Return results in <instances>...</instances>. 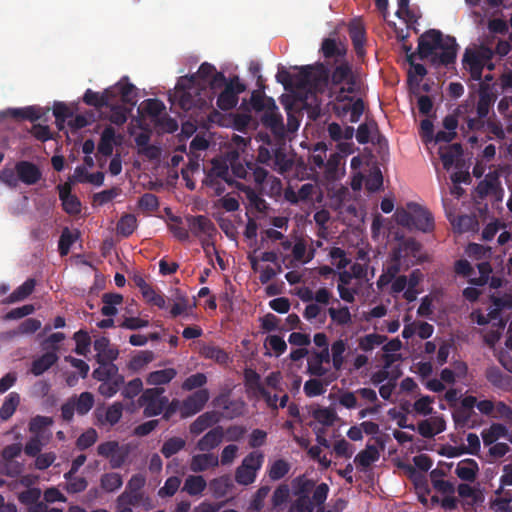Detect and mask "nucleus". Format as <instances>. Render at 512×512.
Wrapping results in <instances>:
<instances>
[{"mask_svg":"<svg viewBox=\"0 0 512 512\" xmlns=\"http://www.w3.org/2000/svg\"><path fill=\"white\" fill-rule=\"evenodd\" d=\"M190 231L196 237L205 235L212 238L216 235L217 229L214 223L205 215H196L187 217Z\"/></svg>","mask_w":512,"mask_h":512,"instance_id":"4468645a","label":"nucleus"},{"mask_svg":"<svg viewBox=\"0 0 512 512\" xmlns=\"http://www.w3.org/2000/svg\"><path fill=\"white\" fill-rule=\"evenodd\" d=\"M216 421L217 419L213 412H205L191 423L189 428L190 433L193 435H199L211 427Z\"/></svg>","mask_w":512,"mask_h":512,"instance_id":"ea45409f","label":"nucleus"},{"mask_svg":"<svg viewBox=\"0 0 512 512\" xmlns=\"http://www.w3.org/2000/svg\"><path fill=\"white\" fill-rule=\"evenodd\" d=\"M146 478L142 474H134L127 482L125 490L117 497V507L139 506L140 500L145 494L142 489L145 486Z\"/></svg>","mask_w":512,"mask_h":512,"instance_id":"423d86ee","label":"nucleus"},{"mask_svg":"<svg viewBox=\"0 0 512 512\" xmlns=\"http://www.w3.org/2000/svg\"><path fill=\"white\" fill-rule=\"evenodd\" d=\"M320 51L325 59V63L323 64L327 68L328 66H332L333 63L346 60V46L341 41H337L334 38H325L322 41Z\"/></svg>","mask_w":512,"mask_h":512,"instance_id":"1a4fd4ad","label":"nucleus"},{"mask_svg":"<svg viewBox=\"0 0 512 512\" xmlns=\"http://www.w3.org/2000/svg\"><path fill=\"white\" fill-rule=\"evenodd\" d=\"M245 89V85L240 82L239 78L237 76L233 77L219 94L216 102L217 106L223 111L231 110L238 103V95L244 92Z\"/></svg>","mask_w":512,"mask_h":512,"instance_id":"0eeeda50","label":"nucleus"},{"mask_svg":"<svg viewBox=\"0 0 512 512\" xmlns=\"http://www.w3.org/2000/svg\"><path fill=\"white\" fill-rule=\"evenodd\" d=\"M329 349H322L321 351H315L312 357L308 360L307 372L316 377H322L326 375L328 370L323 367V363L330 362Z\"/></svg>","mask_w":512,"mask_h":512,"instance_id":"aec40b11","label":"nucleus"},{"mask_svg":"<svg viewBox=\"0 0 512 512\" xmlns=\"http://www.w3.org/2000/svg\"><path fill=\"white\" fill-rule=\"evenodd\" d=\"M224 438V430L221 426H216L209 430L201 439L198 440L196 448L202 452H209L219 446Z\"/></svg>","mask_w":512,"mask_h":512,"instance_id":"412c9836","label":"nucleus"},{"mask_svg":"<svg viewBox=\"0 0 512 512\" xmlns=\"http://www.w3.org/2000/svg\"><path fill=\"white\" fill-rule=\"evenodd\" d=\"M59 198L63 210L69 215H78L81 212V202L76 195L71 194V186L68 183L58 185Z\"/></svg>","mask_w":512,"mask_h":512,"instance_id":"a211bd4d","label":"nucleus"},{"mask_svg":"<svg viewBox=\"0 0 512 512\" xmlns=\"http://www.w3.org/2000/svg\"><path fill=\"white\" fill-rule=\"evenodd\" d=\"M124 405L122 402L116 401L106 409L97 408L94 412L97 424L100 426H114L122 418Z\"/></svg>","mask_w":512,"mask_h":512,"instance_id":"f8f14e48","label":"nucleus"},{"mask_svg":"<svg viewBox=\"0 0 512 512\" xmlns=\"http://www.w3.org/2000/svg\"><path fill=\"white\" fill-rule=\"evenodd\" d=\"M328 314L333 322L338 325L344 326L351 323V313L347 306L336 309L334 307H330L328 309Z\"/></svg>","mask_w":512,"mask_h":512,"instance_id":"e2e57ef3","label":"nucleus"},{"mask_svg":"<svg viewBox=\"0 0 512 512\" xmlns=\"http://www.w3.org/2000/svg\"><path fill=\"white\" fill-rule=\"evenodd\" d=\"M195 79L194 76H184L179 79L175 92L169 95L172 105H178L183 111H189L206 104V100L201 96L202 89L195 84Z\"/></svg>","mask_w":512,"mask_h":512,"instance_id":"f03ea898","label":"nucleus"},{"mask_svg":"<svg viewBox=\"0 0 512 512\" xmlns=\"http://www.w3.org/2000/svg\"><path fill=\"white\" fill-rule=\"evenodd\" d=\"M219 465L218 456L211 453H202L192 456L190 461V469L193 472H203L209 468H214Z\"/></svg>","mask_w":512,"mask_h":512,"instance_id":"a878e982","label":"nucleus"},{"mask_svg":"<svg viewBox=\"0 0 512 512\" xmlns=\"http://www.w3.org/2000/svg\"><path fill=\"white\" fill-rule=\"evenodd\" d=\"M75 405L76 413L80 416L86 415L94 406V395L91 392H82L78 397L71 398Z\"/></svg>","mask_w":512,"mask_h":512,"instance_id":"58836bf2","label":"nucleus"},{"mask_svg":"<svg viewBox=\"0 0 512 512\" xmlns=\"http://www.w3.org/2000/svg\"><path fill=\"white\" fill-rule=\"evenodd\" d=\"M463 153V149L461 144L454 143L450 145L440 146L439 147V156L443 163V167L446 170H449L455 160L459 158Z\"/></svg>","mask_w":512,"mask_h":512,"instance_id":"cd10ccee","label":"nucleus"},{"mask_svg":"<svg viewBox=\"0 0 512 512\" xmlns=\"http://www.w3.org/2000/svg\"><path fill=\"white\" fill-rule=\"evenodd\" d=\"M508 436V429L500 423H493L488 430L482 432V439L485 446L493 444L497 439Z\"/></svg>","mask_w":512,"mask_h":512,"instance_id":"37998d69","label":"nucleus"},{"mask_svg":"<svg viewBox=\"0 0 512 512\" xmlns=\"http://www.w3.org/2000/svg\"><path fill=\"white\" fill-rule=\"evenodd\" d=\"M36 280L28 278L23 284L17 287L5 300L4 303H15L28 298L34 291Z\"/></svg>","mask_w":512,"mask_h":512,"instance_id":"473e14b6","label":"nucleus"},{"mask_svg":"<svg viewBox=\"0 0 512 512\" xmlns=\"http://www.w3.org/2000/svg\"><path fill=\"white\" fill-rule=\"evenodd\" d=\"M479 466L474 459H464L456 467V475L463 481L473 482L478 474Z\"/></svg>","mask_w":512,"mask_h":512,"instance_id":"c85d7f7f","label":"nucleus"},{"mask_svg":"<svg viewBox=\"0 0 512 512\" xmlns=\"http://www.w3.org/2000/svg\"><path fill=\"white\" fill-rule=\"evenodd\" d=\"M315 487V481L305 475L298 476L292 480V488L295 496H309Z\"/></svg>","mask_w":512,"mask_h":512,"instance_id":"c03bdc74","label":"nucleus"},{"mask_svg":"<svg viewBox=\"0 0 512 512\" xmlns=\"http://www.w3.org/2000/svg\"><path fill=\"white\" fill-rule=\"evenodd\" d=\"M137 228L136 216L130 213L121 216L117 223V233L123 237H129Z\"/></svg>","mask_w":512,"mask_h":512,"instance_id":"a18cd8bd","label":"nucleus"},{"mask_svg":"<svg viewBox=\"0 0 512 512\" xmlns=\"http://www.w3.org/2000/svg\"><path fill=\"white\" fill-rule=\"evenodd\" d=\"M273 162L275 168L280 172L284 173L291 169L293 161L289 159L282 148H276L273 150Z\"/></svg>","mask_w":512,"mask_h":512,"instance_id":"bf43d9fd","label":"nucleus"},{"mask_svg":"<svg viewBox=\"0 0 512 512\" xmlns=\"http://www.w3.org/2000/svg\"><path fill=\"white\" fill-rule=\"evenodd\" d=\"M485 378L496 389L503 391L512 389V376L503 372L496 365H491L486 368Z\"/></svg>","mask_w":512,"mask_h":512,"instance_id":"dca6fc26","label":"nucleus"},{"mask_svg":"<svg viewBox=\"0 0 512 512\" xmlns=\"http://www.w3.org/2000/svg\"><path fill=\"white\" fill-rule=\"evenodd\" d=\"M270 492V487L261 486L256 493L253 495L248 510L260 512L264 507V501Z\"/></svg>","mask_w":512,"mask_h":512,"instance_id":"69168bd1","label":"nucleus"},{"mask_svg":"<svg viewBox=\"0 0 512 512\" xmlns=\"http://www.w3.org/2000/svg\"><path fill=\"white\" fill-rule=\"evenodd\" d=\"M244 382L247 392L255 398H260L266 394V388L261 383L260 375L253 369H246L244 372Z\"/></svg>","mask_w":512,"mask_h":512,"instance_id":"b1692460","label":"nucleus"},{"mask_svg":"<svg viewBox=\"0 0 512 512\" xmlns=\"http://www.w3.org/2000/svg\"><path fill=\"white\" fill-rule=\"evenodd\" d=\"M77 238H78V231L76 233H73L67 227H65L62 230V233L60 235L59 242H58V251L61 256H66L69 253L71 246L77 240Z\"/></svg>","mask_w":512,"mask_h":512,"instance_id":"864d4df0","label":"nucleus"},{"mask_svg":"<svg viewBox=\"0 0 512 512\" xmlns=\"http://www.w3.org/2000/svg\"><path fill=\"white\" fill-rule=\"evenodd\" d=\"M123 485V478L119 473L108 472L101 475L100 487L107 493L118 490Z\"/></svg>","mask_w":512,"mask_h":512,"instance_id":"79ce46f5","label":"nucleus"},{"mask_svg":"<svg viewBox=\"0 0 512 512\" xmlns=\"http://www.w3.org/2000/svg\"><path fill=\"white\" fill-rule=\"evenodd\" d=\"M335 65L331 74L329 73L331 83L333 86L345 84L340 87L338 93L335 96L337 102L344 100L353 101V98L348 94H354L357 92V79L352 71V66L347 60L333 63Z\"/></svg>","mask_w":512,"mask_h":512,"instance_id":"7ed1b4c3","label":"nucleus"},{"mask_svg":"<svg viewBox=\"0 0 512 512\" xmlns=\"http://www.w3.org/2000/svg\"><path fill=\"white\" fill-rule=\"evenodd\" d=\"M73 338L76 342L75 353L77 355L86 356L91 346V338L88 332L81 329L75 332Z\"/></svg>","mask_w":512,"mask_h":512,"instance_id":"13d9d810","label":"nucleus"},{"mask_svg":"<svg viewBox=\"0 0 512 512\" xmlns=\"http://www.w3.org/2000/svg\"><path fill=\"white\" fill-rule=\"evenodd\" d=\"M290 468V464L286 460L278 459L271 465L269 477L273 481L280 480L289 473Z\"/></svg>","mask_w":512,"mask_h":512,"instance_id":"0e129e2a","label":"nucleus"},{"mask_svg":"<svg viewBox=\"0 0 512 512\" xmlns=\"http://www.w3.org/2000/svg\"><path fill=\"white\" fill-rule=\"evenodd\" d=\"M463 65L469 70L471 76L475 80H479L482 76L484 65L480 61L476 51L472 48H467L463 56Z\"/></svg>","mask_w":512,"mask_h":512,"instance_id":"bb28decb","label":"nucleus"},{"mask_svg":"<svg viewBox=\"0 0 512 512\" xmlns=\"http://www.w3.org/2000/svg\"><path fill=\"white\" fill-rule=\"evenodd\" d=\"M207 482L201 475H189L184 482L183 491L190 496L202 494L206 489Z\"/></svg>","mask_w":512,"mask_h":512,"instance_id":"c9c22d12","label":"nucleus"},{"mask_svg":"<svg viewBox=\"0 0 512 512\" xmlns=\"http://www.w3.org/2000/svg\"><path fill=\"white\" fill-rule=\"evenodd\" d=\"M112 88H114L115 96L120 94L122 103L136 105L135 86L132 83L120 81Z\"/></svg>","mask_w":512,"mask_h":512,"instance_id":"4c0bfd02","label":"nucleus"},{"mask_svg":"<svg viewBox=\"0 0 512 512\" xmlns=\"http://www.w3.org/2000/svg\"><path fill=\"white\" fill-rule=\"evenodd\" d=\"M185 445L186 441L183 438L171 437L163 443L160 451L165 458H170L181 451Z\"/></svg>","mask_w":512,"mask_h":512,"instance_id":"3c124183","label":"nucleus"},{"mask_svg":"<svg viewBox=\"0 0 512 512\" xmlns=\"http://www.w3.org/2000/svg\"><path fill=\"white\" fill-rule=\"evenodd\" d=\"M216 73V68L212 64L208 62H204L200 65L196 74L192 76L196 77L195 84L199 85L202 90L206 89L207 82L211 79V77Z\"/></svg>","mask_w":512,"mask_h":512,"instance_id":"09e8293b","label":"nucleus"},{"mask_svg":"<svg viewBox=\"0 0 512 512\" xmlns=\"http://www.w3.org/2000/svg\"><path fill=\"white\" fill-rule=\"evenodd\" d=\"M493 103V95L486 90H481L476 104V115H479L480 118H488Z\"/></svg>","mask_w":512,"mask_h":512,"instance_id":"8fccbe9b","label":"nucleus"},{"mask_svg":"<svg viewBox=\"0 0 512 512\" xmlns=\"http://www.w3.org/2000/svg\"><path fill=\"white\" fill-rule=\"evenodd\" d=\"M244 382L247 392L255 398H260L266 394V388L261 383L260 375L253 369H246L244 372Z\"/></svg>","mask_w":512,"mask_h":512,"instance_id":"393cba45","label":"nucleus"},{"mask_svg":"<svg viewBox=\"0 0 512 512\" xmlns=\"http://www.w3.org/2000/svg\"><path fill=\"white\" fill-rule=\"evenodd\" d=\"M98 392L105 398L113 397L124 385V377H118L115 380L100 381Z\"/></svg>","mask_w":512,"mask_h":512,"instance_id":"603ef678","label":"nucleus"},{"mask_svg":"<svg viewBox=\"0 0 512 512\" xmlns=\"http://www.w3.org/2000/svg\"><path fill=\"white\" fill-rule=\"evenodd\" d=\"M386 337L377 333L365 335L359 340V347L363 351H371L375 346H379L384 343Z\"/></svg>","mask_w":512,"mask_h":512,"instance_id":"338daca9","label":"nucleus"},{"mask_svg":"<svg viewBox=\"0 0 512 512\" xmlns=\"http://www.w3.org/2000/svg\"><path fill=\"white\" fill-rule=\"evenodd\" d=\"M346 351V343L342 339L333 342L331 346L333 367L340 370L344 364L343 354Z\"/></svg>","mask_w":512,"mask_h":512,"instance_id":"052dcab7","label":"nucleus"},{"mask_svg":"<svg viewBox=\"0 0 512 512\" xmlns=\"http://www.w3.org/2000/svg\"><path fill=\"white\" fill-rule=\"evenodd\" d=\"M20 403V396L16 392H11L4 400L0 408V418L8 420L16 411Z\"/></svg>","mask_w":512,"mask_h":512,"instance_id":"de8ad7c7","label":"nucleus"},{"mask_svg":"<svg viewBox=\"0 0 512 512\" xmlns=\"http://www.w3.org/2000/svg\"><path fill=\"white\" fill-rule=\"evenodd\" d=\"M115 129L112 126H107L101 133L100 141L98 143V152L105 156H111L115 144Z\"/></svg>","mask_w":512,"mask_h":512,"instance_id":"2f4dec72","label":"nucleus"},{"mask_svg":"<svg viewBox=\"0 0 512 512\" xmlns=\"http://www.w3.org/2000/svg\"><path fill=\"white\" fill-rule=\"evenodd\" d=\"M99 367L94 369L92 377L97 381L115 380L124 377L119 373V368L113 361H97Z\"/></svg>","mask_w":512,"mask_h":512,"instance_id":"5701e85b","label":"nucleus"},{"mask_svg":"<svg viewBox=\"0 0 512 512\" xmlns=\"http://www.w3.org/2000/svg\"><path fill=\"white\" fill-rule=\"evenodd\" d=\"M143 111L150 117L158 119L165 110L164 103L159 99H147L142 103Z\"/></svg>","mask_w":512,"mask_h":512,"instance_id":"680f3d73","label":"nucleus"},{"mask_svg":"<svg viewBox=\"0 0 512 512\" xmlns=\"http://www.w3.org/2000/svg\"><path fill=\"white\" fill-rule=\"evenodd\" d=\"M209 400L207 389H199L183 400L181 404V417L187 418L200 412Z\"/></svg>","mask_w":512,"mask_h":512,"instance_id":"9d476101","label":"nucleus"},{"mask_svg":"<svg viewBox=\"0 0 512 512\" xmlns=\"http://www.w3.org/2000/svg\"><path fill=\"white\" fill-rule=\"evenodd\" d=\"M349 36L352 41L357 57H364L366 53L364 47L366 42V33L364 28L359 24L351 25L349 27Z\"/></svg>","mask_w":512,"mask_h":512,"instance_id":"c756f323","label":"nucleus"},{"mask_svg":"<svg viewBox=\"0 0 512 512\" xmlns=\"http://www.w3.org/2000/svg\"><path fill=\"white\" fill-rule=\"evenodd\" d=\"M181 484V479L178 476H171L166 479L164 486L158 491L161 498L172 497L178 491Z\"/></svg>","mask_w":512,"mask_h":512,"instance_id":"774afa93","label":"nucleus"},{"mask_svg":"<svg viewBox=\"0 0 512 512\" xmlns=\"http://www.w3.org/2000/svg\"><path fill=\"white\" fill-rule=\"evenodd\" d=\"M379 456L377 447L375 445L367 444L366 448L356 455L354 462L362 468H367L372 463L376 462L379 459Z\"/></svg>","mask_w":512,"mask_h":512,"instance_id":"e433bc0d","label":"nucleus"},{"mask_svg":"<svg viewBox=\"0 0 512 512\" xmlns=\"http://www.w3.org/2000/svg\"><path fill=\"white\" fill-rule=\"evenodd\" d=\"M232 487L233 483L229 475L214 478L209 483V488L215 498L225 497Z\"/></svg>","mask_w":512,"mask_h":512,"instance_id":"f704fd0d","label":"nucleus"},{"mask_svg":"<svg viewBox=\"0 0 512 512\" xmlns=\"http://www.w3.org/2000/svg\"><path fill=\"white\" fill-rule=\"evenodd\" d=\"M257 476V471L248 468L247 464L242 461L241 465L236 469L235 480L240 485L252 484Z\"/></svg>","mask_w":512,"mask_h":512,"instance_id":"4d7b16f0","label":"nucleus"},{"mask_svg":"<svg viewBox=\"0 0 512 512\" xmlns=\"http://www.w3.org/2000/svg\"><path fill=\"white\" fill-rule=\"evenodd\" d=\"M261 123L267 129H270L274 134H283L284 124L282 115L278 111V107L275 104V107H268L266 109L261 118Z\"/></svg>","mask_w":512,"mask_h":512,"instance_id":"6ab92c4d","label":"nucleus"},{"mask_svg":"<svg viewBox=\"0 0 512 512\" xmlns=\"http://www.w3.org/2000/svg\"><path fill=\"white\" fill-rule=\"evenodd\" d=\"M155 358L154 352L151 350H143L139 351L136 355H134L130 362L129 368L138 371L143 369L147 364L152 362Z\"/></svg>","mask_w":512,"mask_h":512,"instance_id":"6e6d98bb","label":"nucleus"},{"mask_svg":"<svg viewBox=\"0 0 512 512\" xmlns=\"http://www.w3.org/2000/svg\"><path fill=\"white\" fill-rule=\"evenodd\" d=\"M476 397L472 395L465 396L461 399L460 407L452 413V419L456 427H466L474 414V406Z\"/></svg>","mask_w":512,"mask_h":512,"instance_id":"2eb2a0df","label":"nucleus"},{"mask_svg":"<svg viewBox=\"0 0 512 512\" xmlns=\"http://www.w3.org/2000/svg\"><path fill=\"white\" fill-rule=\"evenodd\" d=\"M457 50L458 44L454 37L443 36L442 32L436 29L427 30L418 39L417 52L407 57V62L412 68L409 71V78L413 76L423 78L427 74L423 64L415 63L416 56L421 60L429 59L430 64L435 68L448 67L455 63Z\"/></svg>","mask_w":512,"mask_h":512,"instance_id":"f257e3e1","label":"nucleus"},{"mask_svg":"<svg viewBox=\"0 0 512 512\" xmlns=\"http://www.w3.org/2000/svg\"><path fill=\"white\" fill-rule=\"evenodd\" d=\"M250 104L256 112H264L268 107H275V100L265 96L263 92L255 90L251 94Z\"/></svg>","mask_w":512,"mask_h":512,"instance_id":"49530a36","label":"nucleus"},{"mask_svg":"<svg viewBox=\"0 0 512 512\" xmlns=\"http://www.w3.org/2000/svg\"><path fill=\"white\" fill-rule=\"evenodd\" d=\"M201 354L207 358L214 360L219 364H226L229 360V356L223 349L214 345H205L201 349Z\"/></svg>","mask_w":512,"mask_h":512,"instance_id":"5fc2aeb1","label":"nucleus"},{"mask_svg":"<svg viewBox=\"0 0 512 512\" xmlns=\"http://www.w3.org/2000/svg\"><path fill=\"white\" fill-rule=\"evenodd\" d=\"M94 350L97 352L96 361H114L119 356L117 348L110 345V340L107 337H100L94 341Z\"/></svg>","mask_w":512,"mask_h":512,"instance_id":"4be33fe9","label":"nucleus"},{"mask_svg":"<svg viewBox=\"0 0 512 512\" xmlns=\"http://www.w3.org/2000/svg\"><path fill=\"white\" fill-rule=\"evenodd\" d=\"M114 98V88H107L102 93L87 89L83 95L84 103L97 109L111 106V102Z\"/></svg>","mask_w":512,"mask_h":512,"instance_id":"f3484780","label":"nucleus"},{"mask_svg":"<svg viewBox=\"0 0 512 512\" xmlns=\"http://www.w3.org/2000/svg\"><path fill=\"white\" fill-rule=\"evenodd\" d=\"M241 190L244 192L248 201V207L259 213H267L269 209L268 203L253 188L243 186Z\"/></svg>","mask_w":512,"mask_h":512,"instance_id":"72a5a7b5","label":"nucleus"},{"mask_svg":"<svg viewBox=\"0 0 512 512\" xmlns=\"http://www.w3.org/2000/svg\"><path fill=\"white\" fill-rule=\"evenodd\" d=\"M407 208L411 210L413 214L412 228L425 233L431 232L434 229V218L426 208L415 202L408 203Z\"/></svg>","mask_w":512,"mask_h":512,"instance_id":"9b49d317","label":"nucleus"},{"mask_svg":"<svg viewBox=\"0 0 512 512\" xmlns=\"http://www.w3.org/2000/svg\"><path fill=\"white\" fill-rule=\"evenodd\" d=\"M58 359L55 352H46L32 362L30 371L33 375L40 376L50 369Z\"/></svg>","mask_w":512,"mask_h":512,"instance_id":"7c9ffc66","label":"nucleus"},{"mask_svg":"<svg viewBox=\"0 0 512 512\" xmlns=\"http://www.w3.org/2000/svg\"><path fill=\"white\" fill-rule=\"evenodd\" d=\"M421 247V244L413 238L404 239L393 250L395 259L403 260L404 267L407 269L420 260Z\"/></svg>","mask_w":512,"mask_h":512,"instance_id":"6e6552de","label":"nucleus"},{"mask_svg":"<svg viewBox=\"0 0 512 512\" xmlns=\"http://www.w3.org/2000/svg\"><path fill=\"white\" fill-rule=\"evenodd\" d=\"M163 393L164 389L159 387L149 388L142 392L138 404L143 407L145 417L158 416L163 412L168 404V397L164 396Z\"/></svg>","mask_w":512,"mask_h":512,"instance_id":"20e7f679","label":"nucleus"},{"mask_svg":"<svg viewBox=\"0 0 512 512\" xmlns=\"http://www.w3.org/2000/svg\"><path fill=\"white\" fill-rule=\"evenodd\" d=\"M329 79V68L323 63L316 66L306 65L299 68V72L294 74V87L304 89L316 85L317 82L326 83Z\"/></svg>","mask_w":512,"mask_h":512,"instance_id":"39448f33","label":"nucleus"},{"mask_svg":"<svg viewBox=\"0 0 512 512\" xmlns=\"http://www.w3.org/2000/svg\"><path fill=\"white\" fill-rule=\"evenodd\" d=\"M176 375L177 372L174 368H166L149 373L146 380L149 385L158 386L169 383Z\"/></svg>","mask_w":512,"mask_h":512,"instance_id":"a19ab883","label":"nucleus"},{"mask_svg":"<svg viewBox=\"0 0 512 512\" xmlns=\"http://www.w3.org/2000/svg\"><path fill=\"white\" fill-rule=\"evenodd\" d=\"M15 171L18 177V181L26 185H35L42 178V172L40 168L33 162L27 160L18 161L15 164Z\"/></svg>","mask_w":512,"mask_h":512,"instance_id":"ddd939ff","label":"nucleus"}]
</instances>
